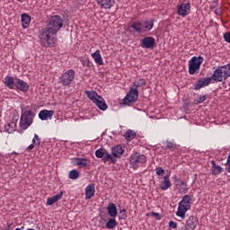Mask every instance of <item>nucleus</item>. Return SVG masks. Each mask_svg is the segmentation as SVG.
<instances>
[{
  "label": "nucleus",
  "instance_id": "37998d69",
  "mask_svg": "<svg viewBox=\"0 0 230 230\" xmlns=\"http://www.w3.org/2000/svg\"><path fill=\"white\" fill-rule=\"evenodd\" d=\"M81 62L84 66H89V65L91 64V61L89 59H83V60H81Z\"/></svg>",
  "mask_w": 230,
  "mask_h": 230
},
{
  "label": "nucleus",
  "instance_id": "6ab92c4d",
  "mask_svg": "<svg viewBox=\"0 0 230 230\" xmlns=\"http://www.w3.org/2000/svg\"><path fill=\"white\" fill-rule=\"evenodd\" d=\"M174 181L176 182V186H178L179 188L178 190L180 193H184V194L188 193L190 189L188 188L187 182H185L184 181L177 177H175Z\"/></svg>",
  "mask_w": 230,
  "mask_h": 230
},
{
  "label": "nucleus",
  "instance_id": "9b49d317",
  "mask_svg": "<svg viewBox=\"0 0 230 230\" xmlns=\"http://www.w3.org/2000/svg\"><path fill=\"white\" fill-rule=\"evenodd\" d=\"M75 70L69 69L68 71L65 72L60 77L59 82L64 86L67 87V85H71V83L75 80Z\"/></svg>",
  "mask_w": 230,
  "mask_h": 230
},
{
  "label": "nucleus",
  "instance_id": "9d476101",
  "mask_svg": "<svg viewBox=\"0 0 230 230\" xmlns=\"http://www.w3.org/2000/svg\"><path fill=\"white\" fill-rule=\"evenodd\" d=\"M95 156L98 159H102L103 163H109V161H111V163H116L117 161V159L112 157V155H111V153L107 152V150L104 148L97 149L95 151Z\"/></svg>",
  "mask_w": 230,
  "mask_h": 230
},
{
  "label": "nucleus",
  "instance_id": "bb28decb",
  "mask_svg": "<svg viewBox=\"0 0 230 230\" xmlns=\"http://www.w3.org/2000/svg\"><path fill=\"white\" fill-rule=\"evenodd\" d=\"M35 146H40V137L37 134L34 135L32 143L27 147V152H31Z\"/></svg>",
  "mask_w": 230,
  "mask_h": 230
},
{
  "label": "nucleus",
  "instance_id": "58836bf2",
  "mask_svg": "<svg viewBox=\"0 0 230 230\" xmlns=\"http://www.w3.org/2000/svg\"><path fill=\"white\" fill-rule=\"evenodd\" d=\"M155 173L156 175H163V173H164V170L163 169V167H156Z\"/></svg>",
  "mask_w": 230,
  "mask_h": 230
},
{
  "label": "nucleus",
  "instance_id": "39448f33",
  "mask_svg": "<svg viewBox=\"0 0 230 230\" xmlns=\"http://www.w3.org/2000/svg\"><path fill=\"white\" fill-rule=\"evenodd\" d=\"M86 96L91 100L100 111H107L109 109V106L107 105V102H105V99L102 97V95H99L96 91H85L84 92Z\"/></svg>",
  "mask_w": 230,
  "mask_h": 230
},
{
  "label": "nucleus",
  "instance_id": "dca6fc26",
  "mask_svg": "<svg viewBox=\"0 0 230 230\" xmlns=\"http://www.w3.org/2000/svg\"><path fill=\"white\" fill-rule=\"evenodd\" d=\"M197 226H199V218L195 216H190L186 220L184 230L197 229Z\"/></svg>",
  "mask_w": 230,
  "mask_h": 230
},
{
  "label": "nucleus",
  "instance_id": "a19ab883",
  "mask_svg": "<svg viewBox=\"0 0 230 230\" xmlns=\"http://www.w3.org/2000/svg\"><path fill=\"white\" fill-rule=\"evenodd\" d=\"M166 147L169 148V150H173V148H175V144L167 142Z\"/></svg>",
  "mask_w": 230,
  "mask_h": 230
},
{
  "label": "nucleus",
  "instance_id": "0eeeda50",
  "mask_svg": "<svg viewBox=\"0 0 230 230\" xmlns=\"http://www.w3.org/2000/svg\"><path fill=\"white\" fill-rule=\"evenodd\" d=\"M33 118H35V113H33L32 111H25L22 113L20 119V128L22 130H26L28 128L31 127Z\"/></svg>",
  "mask_w": 230,
  "mask_h": 230
},
{
  "label": "nucleus",
  "instance_id": "79ce46f5",
  "mask_svg": "<svg viewBox=\"0 0 230 230\" xmlns=\"http://www.w3.org/2000/svg\"><path fill=\"white\" fill-rule=\"evenodd\" d=\"M169 227H172V229H177V223H175L173 221H170Z\"/></svg>",
  "mask_w": 230,
  "mask_h": 230
},
{
  "label": "nucleus",
  "instance_id": "c756f323",
  "mask_svg": "<svg viewBox=\"0 0 230 230\" xmlns=\"http://www.w3.org/2000/svg\"><path fill=\"white\" fill-rule=\"evenodd\" d=\"M107 211L111 218H115V217H118V208L116 207V204L110 203L107 207Z\"/></svg>",
  "mask_w": 230,
  "mask_h": 230
},
{
  "label": "nucleus",
  "instance_id": "7c9ffc66",
  "mask_svg": "<svg viewBox=\"0 0 230 230\" xmlns=\"http://www.w3.org/2000/svg\"><path fill=\"white\" fill-rule=\"evenodd\" d=\"M92 58H93L95 64H98V66H103V58H102L100 50L97 49L95 52L92 53Z\"/></svg>",
  "mask_w": 230,
  "mask_h": 230
},
{
  "label": "nucleus",
  "instance_id": "8fccbe9b",
  "mask_svg": "<svg viewBox=\"0 0 230 230\" xmlns=\"http://www.w3.org/2000/svg\"><path fill=\"white\" fill-rule=\"evenodd\" d=\"M18 3H24V0H17Z\"/></svg>",
  "mask_w": 230,
  "mask_h": 230
},
{
  "label": "nucleus",
  "instance_id": "3c124183",
  "mask_svg": "<svg viewBox=\"0 0 230 230\" xmlns=\"http://www.w3.org/2000/svg\"><path fill=\"white\" fill-rule=\"evenodd\" d=\"M12 154H16V153H12Z\"/></svg>",
  "mask_w": 230,
  "mask_h": 230
},
{
  "label": "nucleus",
  "instance_id": "09e8293b",
  "mask_svg": "<svg viewBox=\"0 0 230 230\" xmlns=\"http://www.w3.org/2000/svg\"><path fill=\"white\" fill-rule=\"evenodd\" d=\"M228 168H227V172L230 173V164H226Z\"/></svg>",
  "mask_w": 230,
  "mask_h": 230
},
{
  "label": "nucleus",
  "instance_id": "1a4fd4ad",
  "mask_svg": "<svg viewBox=\"0 0 230 230\" xmlns=\"http://www.w3.org/2000/svg\"><path fill=\"white\" fill-rule=\"evenodd\" d=\"M146 163V156L145 155H139V153H133L129 158L130 168L137 170L139 164Z\"/></svg>",
  "mask_w": 230,
  "mask_h": 230
},
{
  "label": "nucleus",
  "instance_id": "c9c22d12",
  "mask_svg": "<svg viewBox=\"0 0 230 230\" xmlns=\"http://www.w3.org/2000/svg\"><path fill=\"white\" fill-rule=\"evenodd\" d=\"M124 137L127 141H132V139L136 137V132H134L132 129H129L125 133Z\"/></svg>",
  "mask_w": 230,
  "mask_h": 230
},
{
  "label": "nucleus",
  "instance_id": "20e7f679",
  "mask_svg": "<svg viewBox=\"0 0 230 230\" xmlns=\"http://www.w3.org/2000/svg\"><path fill=\"white\" fill-rule=\"evenodd\" d=\"M230 76V63L224 66H219L213 72L211 77L214 82H224V80L228 79Z\"/></svg>",
  "mask_w": 230,
  "mask_h": 230
},
{
  "label": "nucleus",
  "instance_id": "a878e982",
  "mask_svg": "<svg viewBox=\"0 0 230 230\" xmlns=\"http://www.w3.org/2000/svg\"><path fill=\"white\" fill-rule=\"evenodd\" d=\"M63 196H64V191H60L57 195L51 198H48L47 206H53V204H55V202H58V200H60V199H62Z\"/></svg>",
  "mask_w": 230,
  "mask_h": 230
},
{
  "label": "nucleus",
  "instance_id": "f8f14e48",
  "mask_svg": "<svg viewBox=\"0 0 230 230\" xmlns=\"http://www.w3.org/2000/svg\"><path fill=\"white\" fill-rule=\"evenodd\" d=\"M139 98V91L130 88L128 93L124 98V105H129V103H136Z\"/></svg>",
  "mask_w": 230,
  "mask_h": 230
},
{
  "label": "nucleus",
  "instance_id": "ddd939ff",
  "mask_svg": "<svg viewBox=\"0 0 230 230\" xmlns=\"http://www.w3.org/2000/svg\"><path fill=\"white\" fill-rule=\"evenodd\" d=\"M190 12H191V6L190 3H181L177 8V13L181 17H186L190 15Z\"/></svg>",
  "mask_w": 230,
  "mask_h": 230
},
{
  "label": "nucleus",
  "instance_id": "473e14b6",
  "mask_svg": "<svg viewBox=\"0 0 230 230\" xmlns=\"http://www.w3.org/2000/svg\"><path fill=\"white\" fill-rule=\"evenodd\" d=\"M143 85H146V80L142 78L135 81L131 88L137 91V88L143 87Z\"/></svg>",
  "mask_w": 230,
  "mask_h": 230
},
{
  "label": "nucleus",
  "instance_id": "5701e85b",
  "mask_svg": "<svg viewBox=\"0 0 230 230\" xmlns=\"http://www.w3.org/2000/svg\"><path fill=\"white\" fill-rule=\"evenodd\" d=\"M18 118L17 119H13V121L11 123H7L4 126V130L5 132H7L8 134H12L13 132H15V130H17V121H18Z\"/></svg>",
  "mask_w": 230,
  "mask_h": 230
},
{
  "label": "nucleus",
  "instance_id": "a211bd4d",
  "mask_svg": "<svg viewBox=\"0 0 230 230\" xmlns=\"http://www.w3.org/2000/svg\"><path fill=\"white\" fill-rule=\"evenodd\" d=\"M55 111L53 110H42L39 113V118L41 121H46L48 119H52Z\"/></svg>",
  "mask_w": 230,
  "mask_h": 230
},
{
  "label": "nucleus",
  "instance_id": "b1692460",
  "mask_svg": "<svg viewBox=\"0 0 230 230\" xmlns=\"http://www.w3.org/2000/svg\"><path fill=\"white\" fill-rule=\"evenodd\" d=\"M172 188V181H170V175L164 176V181L160 184V190L162 191H166L167 190H170Z\"/></svg>",
  "mask_w": 230,
  "mask_h": 230
},
{
  "label": "nucleus",
  "instance_id": "f257e3e1",
  "mask_svg": "<svg viewBox=\"0 0 230 230\" xmlns=\"http://www.w3.org/2000/svg\"><path fill=\"white\" fill-rule=\"evenodd\" d=\"M49 27H45L40 31V41L44 48H54L57 44V32Z\"/></svg>",
  "mask_w": 230,
  "mask_h": 230
},
{
  "label": "nucleus",
  "instance_id": "f03ea898",
  "mask_svg": "<svg viewBox=\"0 0 230 230\" xmlns=\"http://www.w3.org/2000/svg\"><path fill=\"white\" fill-rule=\"evenodd\" d=\"M155 22V20L152 18L144 22L137 20L131 23V28L136 33H146L154 29Z\"/></svg>",
  "mask_w": 230,
  "mask_h": 230
},
{
  "label": "nucleus",
  "instance_id": "a18cd8bd",
  "mask_svg": "<svg viewBox=\"0 0 230 230\" xmlns=\"http://www.w3.org/2000/svg\"><path fill=\"white\" fill-rule=\"evenodd\" d=\"M215 13L216 15H222V11L220 9H216Z\"/></svg>",
  "mask_w": 230,
  "mask_h": 230
},
{
  "label": "nucleus",
  "instance_id": "72a5a7b5",
  "mask_svg": "<svg viewBox=\"0 0 230 230\" xmlns=\"http://www.w3.org/2000/svg\"><path fill=\"white\" fill-rule=\"evenodd\" d=\"M118 226V221L115 218H110L106 223V229H114Z\"/></svg>",
  "mask_w": 230,
  "mask_h": 230
},
{
  "label": "nucleus",
  "instance_id": "f3484780",
  "mask_svg": "<svg viewBox=\"0 0 230 230\" xmlns=\"http://www.w3.org/2000/svg\"><path fill=\"white\" fill-rule=\"evenodd\" d=\"M14 89H18V91L26 93V91H29L30 85L28 84V83L24 82L22 79L15 78Z\"/></svg>",
  "mask_w": 230,
  "mask_h": 230
},
{
  "label": "nucleus",
  "instance_id": "de8ad7c7",
  "mask_svg": "<svg viewBox=\"0 0 230 230\" xmlns=\"http://www.w3.org/2000/svg\"><path fill=\"white\" fill-rule=\"evenodd\" d=\"M10 227H12V225H7V227H6V228H4V230H9V229H10Z\"/></svg>",
  "mask_w": 230,
  "mask_h": 230
},
{
  "label": "nucleus",
  "instance_id": "49530a36",
  "mask_svg": "<svg viewBox=\"0 0 230 230\" xmlns=\"http://www.w3.org/2000/svg\"><path fill=\"white\" fill-rule=\"evenodd\" d=\"M226 164H230V154L228 155Z\"/></svg>",
  "mask_w": 230,
  "mask_h": 230
},
{
  "label": "nucleus",
  "instance_id": "c03bdc74",
  "mask_svg": "<svg viewBox=\"0 0 230 230\" xmlns=\"http://www.w3.org/2000/svg\"><path fill=\"white\" fill-rule=\"evenodd\" d=\"M152 217H155L156 220H161V216L157 212H151Z\"/></svg>",
  "mask_w": 230,
  "mask_h": 230
},
{
  "label": "nucleus",
  "instance_id": "ea45409f",
  "mask_svg": "<svg viewBox=\"0 0 230 230\" xmlns=\"http://www.w3.org/2000/svg\"><path fill=\"white\" fill-rule=\"evenodd\" d=\"M224 40H226V42L230 43V32H226L224 34Z\"/></svg>",
  "mask_w": 230,
  "mask_h": 230
},
{
  "label": "nucleus",
  "instance_id": "4c0bfd02",
  "mask_svg": "<svg viewBox=\"0 0 230 230\" xmlns=\"http://www.w3.org/2000/svg\"><path fill=\"white\" fill-rule=\"evenodd\" d=\"M119 220H126L127 217H128V215H127V209L126 208H122L119 210Z\"/></svg>",
  "mask_w": 230,
  "mask_h": 230
},
{
  "label": "nucleus",
  "instance_id": "2f4dec72",
  "mask_svg": "<svg viewBox=\"0 0 230 230\" xmlns=\"http://www.w3.org/2000/svg\"><path fill=\"white\" fill-rule=\"evenodd\" d=\"M21 19H22V28L24 29L30 28V22H31V17H30V15H28L27 13H22L21 15Z\"/></svg>",
  "mask_w": 230,
  "mask_h": 230
},
{
  "label": "nucleus",
  "instance_id": "393cba45",
  "mask_svg": "<svg viewBox=\"0 0 230 230\" xmlns=\"http://www.w3.org/2000/svg\"><path fill=\"white\" fill-rule=\"evenodd\" d=\"M4 85L9 89H15V79L12 75H6L4 77Z\"/></svg>",
  "mask_w": 230,
  "mask_h": 230
},
{
  "label": "nucleus",
  "instance_id": "6e6552de",
  "mask_svg": "<svg viewBox=\"0 0 230 230\" xmlns=\"http://www.w3.org/2000/svg\"><path fill=\"white\" fill-rule=\"evenodd\" d=\"M204 62V58L202 56L192 57L189 61V75H195L200 71V66Z\"/></svg>",
  "mask_w": 230,
  "mask_h": 230
},
{
  "label": "nucleus",
  "instance_id": "c85d7f7f",
  "mask_svg": "<svg viewBox=\"0 0 230 230\" xmlns=\"http://www.w3.org/2000/svg\"><path fill=\"white\" fill-rule=\"evenodd\" d=\"M94 193H96V190L94 189V185H88L85 188V199L86 200H91L93 197H94Z\"/></svg>",
  "mask_w": 230,
  "mask_h": 230
},
{
  "label": "nucleus",
  "instance_id": "aec40b11",
  "mask_svg": "<svg viewBox=\"0 0 230 230\" xmlns=\"http://www.w3.org/2000/svg\"><path fill=\"white\" fill-rule=\"evenodd\" d=\"M96 3L104 10H111L114 6L116 0H96Z\"/></svg>",
  "mask_w": 230,
  "mask_h": 230
},
{
  "label": "nucleus",
  "instance_id": "4468645a",
  "mask_svg": "<svg viewBox=\"0 0 230 230\" xmlns=\"http://www.w3.org/2000/svg\"><path fill=\"white\" fill-rule=\"evenodd\" d=\"M141 48L146 49H154L155 48V39L150 36L142 39Z\"/></svg>",
  "mask_w": 230,
  "mask_h": 230
},
{
  "label": "nucleus",
  "instance_id": "7ed1b4c3",
  "mask_svg": "<svg viewBox=\"0 0 230 230\" xmlns=\"http://www.w3.org/2000/svg\"><path fill=\"white\" fill-rule=\"evenodd\" d=\"M190 209H191V195L187 194L183 196L181 200L179 202L176 217L184 220V218H186V213H188Z\"/></svg>",
  "mask_w": 230,
  "mask_h": 230
},
{
  "label": "nucleus",
  "instance_id": "412c9836",
  "mask_svg": "<svg viewBox=\"0 0 230 230\" xmlns=\"http://www.w3.org/2000/svg\"><path fill=\"white\" fill-rule=\"evenodd\" d=\"M73 163L75 166H91V160L87 158L75 157Z\"/></svg>",
  "mask_w": 230,
  "mask_h": 230
},
{
  "label": "nucleus",
  "instance_id": "4be33fe9",
  "mask_svg": "<svg viewBox=\"0 0 230 230\" xmlns=\"http://www.w3.org/2000/svg\"><path fill=\"white\" fill-rule=\"evenodd\" d=\"M125 152V149L119 145L115 146L111 149V157H114L115 159H118V157H121Z\"/></svg>",
  "mask_w": 230,
  "mask_h": 230
},
{
  "label": "nucleus",
  "instance_id": "e433bc0d",
  "mask_svg": "<svg viewBox=\"0 0 230 230\" xmlns=\"http://www.w3.org/2000/svg\"><path fill=\"white\" fill-rule=\"evenodd\" d=\"M68 177L72 181H76V179H78V177H80V172H78L77 170L74 169L69 172Z\"/></svg>",
  "mask_w": 230,
  "mask_h": 230
},
{
  "label": "nucleus",
  "instance_id": "2eb2a0df",
  "mask_svg": "<svg viewBox=\"0 0 230 230\" xmlns=\"http://www.w3.org/2000/svg\"><path fill=\"white\" fill-rule=\"evenodd\" d=\"M211 80H213L211 78V76L201 78V79L198 80L194 85V91H200V89H202V87H208V85H209V84H211Z\"/></svg>",
  "mask_w": 230,
  "mask_h": 230
},
{
  "label": "nucleus",
  "instance_id": "cd10ccee",
  "mask_svg": "<svg viewBox=\"0 0 230 230\" xmlns=\"http://www.w3.org/2000/svg\"><path fill=\"white\" fill-rule=\"evenodd\" d=\"M211 173L212 175H220V173H222L223 172V168L220 165H217V162H215V160H212L211 162Z\"/></svg>",
  "mask_w": 230,
  "mask_h": 230
},
{
  "label": "nucleus",
  "instance_id": "423d86ee",
  "mask_svg": "<svg viewBox=\"0 0 230 230\" xmlns=\"http://www.w3.org/2000/svg\"><path fill=\"white\" fill-rule=\"evenodd\" d=\"M64 26V19L60 15H53L48 20L47 28L54 31V33H58Z\"/></svg>",
  "mask_w": 230,
  "mask_h": 230
},
{
  "label": "nucleus",
  "instance_id": "f704fd0d",
  "mask_svg": "<svg viewBox=\"0 0 230 230\" xmlns=\"http://www.w3.org/2000/svg\"><path fill=\"white\" fill-rule=\"evenodd\" d=\"M208 100V95H199L194 99L193 103L194 105H199L200 103H204Z\"/></svg>",
  "mask_w": 230,
  "mask_h": 230
}]
</instances>
